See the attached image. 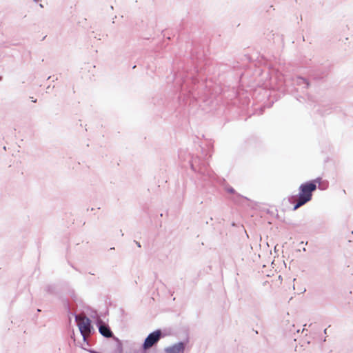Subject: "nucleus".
Masks as SVG:
<instances>
[{
  "label": "nucleus",
  "mask_w": 353,
  "mask_h": 353,
  "mask_svg": "<svg viewBox=\"0 0 353 353\" xmlns=\"http://www.w3.org/2000/svg\"><path fill=\"white\" fill-rule=\"evenodd\" d=\"M318 180L308 181L301 184L299 186V193L298 196H292V202L295 203L294 210H297L312 199V192L316 190Z\"/></svg>",
  "instance_id": "f257e3e1"
},
{
  "label": "nucleus",
  "mask_w": 353,
  "mask_h": 353,
  "mask_svg": "<svg viewBox=\"0 0 353 353\" xmlns=\"http://www.w3.org/2000/svg\"><path fill=\"white\" fill-rule=\"evenodd\" d=\"M76 321L81 334L85 339L91 332L90 320L83 315H78L76 316Z\"/></svg>",
  "instance_id": "f03ea898"
},
{
  "label": "nucleus",
  "mask_w": 353,
  "mask_h": 353,
  "mask_svg": "<svg viewBox=\"0 0 353 353\" xmlns=\"http://www.w3.org/2000/svg\"><path fill=\"white\" fill-rule=\"evenodd\" d=\"M161 335V332L160 330H156L152 333H150L145 340L143 343V348L147 350L151 347L160 339Z\"/></svg>",
  "instance_id": "7ed1b4c3"
},
{
  "label": "nucleus",
  "mask_w": 353,
  "mask_h": 353,
  "mask_svg": "<svg viewBox=\"0 0 353 353\" xmlns=\"http://www.w3.org/2000/svg\"><path fill=\"white\" fill-rule=\"evenodd\" d=\"M185 346L183 343H178L172 346L166 347L165 351L166 353H183Z\"/></svg>",
  "instance_id": "20e7f679"
},
{
  "label": "nucleus",
  "mask_w": 353,
  "mask_h": 353,
  "mask_svg": "<svg viewBox=\"0 0 353 353\" xmlns=\"http://www.w3.org/2000/svg\"><path fill=\"white\" fill-rule=\"evenodd\" d=\"M99 332L105 337H111L112 335V332H111L110 328L105 325H100Z\"/></svg>",
  "instance_id": "39448f33"
},
{
  "label": "nucleus",
  "mask_w": 353,
  "mask_h": 353,
  "mask_svg": "<svg viewBox=\"0 0 353 353\" xmlns=\"http://www.w3.org/2000/svg\"><path fill=\"white\" fill-rule=\"evenodd\" d=\"M35 1H39V0H34Z\"/></svg>",
  "instance_id": "423d86ee"
}]
</instances>
